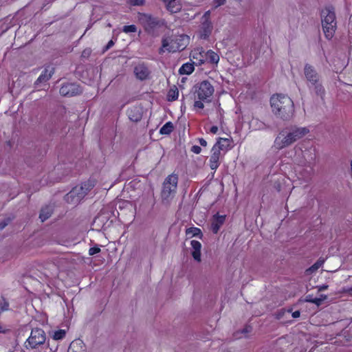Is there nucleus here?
Masks as SVG:
<instances>
[{
    "label": "nucleus",
    "mask_w": 352,
    "mask_h": 352,
    "mask_svg": "<svg viewBox=\"0 0 352 352\" xmlns=\"http://www.w3.org/2000/svg\"><path fill=\"white\" fill-rule=\"evenodd\" d=\"M327 285H324V286H322V287L320 289V290L325 289H327Z\"/></svg>",
    "instance_id": "3c124183"
},
{
    "label": "nucleus",
    "mask_w": 352,
    "mask_h": 352,
    "mask_svg": "<svg viewBox=\"0 0 352 352\" xmlns=\"http://www.w3.org/2000/svg\"><path fill=\"white\" fill-rule=\"evenodd\" d=\"M82 344V342L80 340L78 341H73L69 347L68 352H77L74 348L76 347V344Z\"/></svg>",
    "instance_id": "c9c22d12"
},
{
    "label": "nucleus",
    "mask_w": 352,
    "mask_h": 352,
    "mask_svg": "<svg viewBox=\"0 0 352 352\" xmlns=\"http://www.w3.org/2000/svg\"><path fill=\"white\" fill-rule=\"evenodd\" d=\"M99 252H100V248L98 246H94V247L90 248L89 250V254L90 256H93Z\"/></svg>",
    "instance_id": "f704fd0d"
},
{
    "label": "nucleus",
    "mask_w": 352,
    "mask_h": 352,
    "mask_svg": "<svg viewBox=\"0 0 352 352\" xmlns=\"http://www.w3.org/2000/svg\"><path fill=\"white\" fill-rule=\"evenodd\" d=\"M91 53V50L89 48L85 49L81 54L82 58H88Z\"/></svg>",
    "instance_id": "e433bc0d"
},
{
    "label": "nucleus",
    "mask_w": 352,
    "mask_h": 352,
    "mask_svg": "<svg viewBox=\"0 0 352 352\" xmlns=\"http://www.w3.org/2000/svg\"><path fill=\"white\" fill-rule=\"evenodd\" d=\"M66 331L64 329H59L54 331L53 334V339L55 340H60L63 339L65 337Z\"/></svg>",
    "instance_id": "cd10ccee"
},
{
    "label": "nucleus",
    "mask_w": 352,
    "mask_h": 352,
    "mask_svg": "<svg viewBox=\"0 0 352 352\" xmlns=\"http://www.w3.org/2000/svg\"><path fill=\"white\" fill-rule=\"evenodd\" d=\"M7 225L8 222L6 221L0 222V230H3Z\"/></svg>",
    "instance_id": "de8ad7c7"
},
{
    "label": "nucleus",
    "mask_w": 352,
    "mask_h": 352,
    "mask_svg": "<svg viewBox=\"0 0 352 352\" xmlns=\"http://www.w3.org/2000/svg\"><path fill=\"white\" fill-rule=\"evenodd\" d=\"M174 129V125L171 122H167L160 130L162 135H170Z\"/></svg>",
    "instance_id": "393cba45"
},
{
    "label": "nucleus",
    "mask_w": 352,
    "mask_h": 352,
    "mask_svg": "<svg viewBox=\"0 0 352 352\" xmlns=\"http://www.w3.org/2000/svg\"><path fill=\"white\" fill-rule=\"evenodd\" d=\"M178 179V175L174 173L168 175L165 178L161 191L162 201H168L175 196L177 192Z\"/></svg>",
    "instance_id": "423d86ee"
},
{
    "label": "nucleus",
    "mask_w": 352,
    "mask_h": 352,
    "mask_svg": "<svg viewBox=\"0 0 352 352\" xmlns=\"http://www.w3.org/2000/svg\"><path fill=\"white\" fill-rule=\"evenodd\" d=\"M305 76L312 85H316L319 81V76L314 67L309 64H306L304 68Z\"/></svg>",
    "instance_id": "f8f14e48"
},
{
    "label": "nucleus",
    "mask_w": 352,
    "mask_h": 352,
    "mask_svg": "<svg viewBox=\"0 0 352 352\" xmlns=\"http://www.w3.org/2000/svg\"><path fill=\"white\" fill-rule=\"evenodd\" d=\"M190 245L192 247L191 254L192 258L197 262L201 261V243L197 240H192L190 241Z\"/></svg>",
    "instance_id": "dca6fc26"
},
{
    "label": "nucleus",
    "mask_w": 352,
    "mask_h": 352,
    "mask_svg": "<svg viewBox=\"0 0 352 352\" xmlns=\"http://www.w3.org/2000/svg\"><path fill=\"white\" fill-rule=\"evenodd\" d=\"M179 96V91L177 88L175 89H170L168 94L167 98L168 101H175L178 98Z\"/></svg>",
    "instance_id": "bb28decb"
},
{
    "label": "nucleus",
    "mask_w": 352,
    "mask_h": 352,
    "mask_svg": "<svg viewBox=\"0 0 352 352\" xmlns=\"http://www.w3.org/2000/svg\"><path fill=\"white\" fill-rule=\"evenodd\" d=\"M343 292L346 294L347 295L352 296V287L344 288Z\"/></svg>",
    "instance_id": "79ce46f5"
},
{
    "label": "nucleus",
    "mask_w": 352,
    "mask_h": 352,
    "mask_svg": "<svg viewBox=\"0 0 352 352\" xmlns=\"http://www.w3.org/2000/svg\"><path fill=\"white\" fill-rule=\"evenodd\" d=\"M323 261L320 262V261H317L316 263H314L310 268L309 270H311V271H314V270H318L320 266L322 264Z\"/></svg>",
    "instance_id": "58836bf2"
},
{
    "label": "nucleus",
    "mask_w": 352,
    "mask_h": 352,
    "mask_svg": "<svg viewBox=\"0 0 352 352\" xmlns=\"http://www.w3.org/2000/svg\"><path fill=\"white\" fill-rule=\"evenodd\" d=\"M54 69L52 67H47L44 69V70L41 72L38 78H37L36 83L38 82H43L49 80L52 74H54Z\"/></svg>",
    "instance_id": "a211bd4d"
},
{
    "label": "nucleus",
    "mask_w": 352,
    "mask_h": 352,
    "mask_svg": "<svg viewBox=\"0 0 352 352\" xmlns=\"http://www.w3.org/2000/svg\"><path fill=\"white\" fill-rule=\"evenodd\" d=\"M166 8L171 13H177L182 10V5L174 0V3L171 1V3L166 4Z\"/></svg>",
    "instance_id": "5701e85b"
},
{
    "label": "nucleus",
    "mask_w": 352,
    "mask_h": 352,
    "mask_svg": "<svg viewBox=\"0 0 352 352\" xmlns=\"http://www.w3.org/2000/svg\"><path fill=\"white\" fill-rule=\"evenodd\" d=\"M92 188V185L85 183L80 186H75L65 197L67 203L78 204Z\"/></svg>",
    "instance_id": "0eeeda50"
},
{
    "label": "nucleus",
    "mask_w": 352,
    "mask_h": 352,
    "mask_svg": "<svg viewBox=\"0 0 352 352\" xmlns=\"http://www.w3.org/2000/svg\"><path fill=\"white\" fill-rule=\"evenodd\" d=\"M194 96L196 99L194 102L195 108L203 109L204 102H211L212 96L214 92L212 85L208 80H203L194 86Z\"/></svg>",
    "instance_id": "7ed1b4c3"
},
{
    "label": "nucleus",
    "mask_w": 352,
    "mask_h": 352,
    "mask_svg": "<svg viewBox=\"0 0 352 352\" xmlns=\"http://www.w3.org/2000/svg\"><path fill=\"white\" fill-rule=\"evenodd\" d=\"M127 113L130 120L134 122L140 121L142 117V112L138 107H133L130 108L128 110Z\"/></svg>",
    "instance_id": "f3484780"
},
{
    "label": "nucleus",
    "mask_w": 352,
    "mask_h": 352,
    "mask_svg": "<svg viewBox=\"0 0 352 352\" xmlns=\"http://www.w3.org/2000/svg\"><path fill=\"white\" fill-rule=\"evenodd\" d=\"M199 143L201 146L206 147L207 146V142L205 139L201 138L198 139Z\"/></svg>",
    "instance_id": "37998d69"
},
{
    "label": "nucleus",
    "mask_w": 352,
    "mask_h": 352,
    "mask_svg": "<svg viewBox=\"0 0 352 352\" xmlns=\"http://www.w3.org/2000/svg\"><path fill=\"white\" fill-rule=\"evenodd\" d=\"M300 311H294V312L292 313V317H293L294 318H297L300 317Z\"/></svg>",
    "instance_id": "49530a36"
},
{
    "label": "nucleus",
    "mask_w": 352,
    "mask_h": 352,
    "mask_svg": "<svg viewBox=\"0 0 352 352\" xmlns=\"http://www.w3.org/2000/svg\"><path fill=\"white\" fill-rule=\"evenodd\" d=\"M138 19L140 23L148 34H153L157 28L165 25V21L150 14L138 12Z\"/></svg>",
    "instance_id": "39448f33"
},
{
    "label": "nucleus",
    "mask_w": 352,
    "mask_h": 352,
    "mask_svg": "<svg viewBox=\"0 0 352 352\" xmlns=\"http://www.w3.org/2000/svg\"><path fill=\"white\" fill-rule=\"evenodd\" d=\"M314 85H315L316 94L322 98V96L324 95V93H325L324 89L323 88V87L321 85H318V83Z\"/></svg>",
    "instance_id": "7c9ffc66"
},
{
    "label": "nucleus",
    "mask_w": 352,
    "mask_h": 352,
    "mask_svg": "<svg viewBox=\"0 0 352 352\" xmlns=\"http://www.w3.org/2000/svg\"><path fill=\"white\" fill-rule=\"evenodd\" d=\"M186 234L187 236H202L201 230L195 227L188 228L186 231Z\"/></svg>",
    "instance_id": "a878e982"
},
{
    "label": "nucleus",
    "mask_w": 352,
    "mask_h": 352,
    "mask_svg": "<svg viewBox=\"0 0 352 352\" xmlns=\"http://www.w3.org/2000/svg\"><path fill=\"white\" fill-rule=\"evenodd\" d=\"M322 27L327 39L331 40L337 29L335 8L332 6H326L321 13Z\"/></svg>",
    "instance_id": "20e7f679"
},
{
    "label": "nucleus",
    "mask_w": 352,
    "mask_h": 352,
    "mask_svg": "<svg viewBox=\"0 0 352 352\" xmlns=\"http://www.w3.org/2000/svg\"><path fill=\"white\" fill-rule=\"evenodd\" d=\"M46 340L45 331L41 328H35L32 329L28 338L25 342V347L26 349H37L39 346L43 344Z\"/></svg>",
    "instance_id": "6e6552de"
},
{
    "label": "nucleus",
    "mask_w": 352,
    "mask_h": 352,
    "mask_svg": "<svg viewBox=\"0 0 352 352\" xmlns=\"http://www.w3.org/2000/svg\"><path fill=\"white\" fill-rule=\"evenodd\" d=\"M122 31L126 34L135 32L137 31V27L135 25H124L122 28Z\"/></svg>",
    "instance_id": "c756f323"
},
{
    "label": "nucleus",
    "mask_w": 352,
    "mask_h": 352,
    "mask_svg": "<svg viewBox=\"0 0 352 352\" xmlns=\"http://www.w3.org/2000/svg\"><path fill=\"white\" fill-rule=\"evenodd\" d=\"M134 74L138 79L144 80L148 78L150 72L148 67L144 64H140L135 67Z\"/></svg>",
    "instance_id": "4468645a"
},
{
    "label": "nucleus",
    "mask_w": 352,
    "mask_h": 352,
    "mask_svg": "<svg viewBox=\"0 0 352 352\" xmlns=\"http://www.w3.org/2000/svg\"><path fill=\"white\" fill-rule=\"evenodd\" d=\"M314 298L312 295L308 294L305 297V301L309 302V300H314Z\"/></svg>",
    "instance_id": "09e8293b"
},
{
    "label": "nucleus",
    "mask_w": 352,
    "mask_h": 352,
    "mask_svg": "<svg viewBox=\"0 0 352 352\" xmlns=\"http://www.w3.org/2000/svg\"><path fill=\"white\" fill-rule=\"evenodd\" d=\"M194 64V63H186L183 64L179 69V73L180 74H191L195 70Z\"/></svg>",
    "instance_id": "4be33fe9"
},
{
    "label": "nucleus",
    "mask_w": 352,
    "mask_h": 352,
    "mask_svg": "<svg viewBox=\"0 0 352 352\" xmlns=\"http://www.w3.org/2000/svg\"><path fill=\"white\" fill-rule=\"evenodd\" d=\"M211 33V28L209 25H204L202 28V32L201 34V38H207Z\"/></svg>",
    "instance_id": "c85d7f7f"
},
{
    "label": "nucleus",
    "mask_w": 352,
    "mask_h": 352,
    "mask_svg": "<svg viewBox=\"0 0 352 352\" xmlns=\"http://www.w3.org/2000/svg\"><path fill=\"white\" fill-rule=\"evenodd\" d=\"M204 56H205L204 63H207L212 65V66H215V67L217 66V65L219 62V60H220V57H219V55L217 52H214L212 50H209L206 52Z\"/></svg>",
    "instance_id": "2eb2a0df"
},
{
    "label": "nucleus",
    "mask_w": 352,
    "mask_h": 352,
    "mask_svg": "<svg viewBox=\"0 0 352 352\" xmlns=\"http://www.w3.org/2000/svg\"><path fill=\"white\" fill-rule=\"evenodd\" d=\"M53 212V209L51 206H45L42 208L40 212L39 218L42 222L50 218Z\"/></svg>",
    "instance_id": "aec40b11"
},
{
    "label": "nucleus",
    "mask_w": 352,
    "mask_h": 352,
    "mask_svg": "<svg viewBox=\"0 0 352 352\" xmlns=\"http://www.w3.org/2000/svg\"><path fill=\"white\" fill-rule=\"evenodd\" d=\"M190 151L195 154H199L201 152V148L199 146L194 145L191 147Z\"/></svg>",
    "instance_id": "4c0bfd02"
},
{
    "label": "nucleus",
    "mask_w": 352,
    "mask_h": 352,
    "mask_svg": "<svg viewBox=\"0 0 352 352\" xmlns=\"http://www.w3.org/2000/svg\"><path fill=\"white\" fill-rule=\"evenodd\" d=\"M270 104L274 115L283 120H290L294 113L293 100L287 95L276 94L270 98Z\"/></svg>",
    "instance_id": "f257e3e1"
},
{
    "label": "nucleus",
    "mask_w": 352,
    "mask_h": 352,
    "mask_svg": "<svg viewBox=\"0 0 352 352\" xmlns=\"http://www.w3.org/2000/svg\"><path fill=\"white\" fill-rule=\"evenodd\" d=\"M252 330V327L250 326H246L241 331L242 333L246 334L250 332Z\"/></svg>",
    "instance_id": "a18cd8bd"
},
{
    "label": "nucleus",
    "mask_w": 352,
    "mask_h": 352,
    "mask_svg": "<svg viewBox=\"0 0 352 352\" xmlns=\"http://www.w3.org/2000/svg\"><path fill=\"white\" fill-rule=\"evenodd\" d=\"M162 1L164 3L165 5L171 3V1L174 3V0H162Z\"/></svg>",
    "instance_id": "8fccbe9b"
},
{
    "label": "nucleus",
    "mask_w": 352,
    "mask_h": 352,
    "mask_svg": "<svg viewBox=\"0 0 352 352\" xmlns=\"http://www.w3.org/2000/svg\"><path fill=\"white\" fill-rule=\"evenodd\" d=\"M59 92L63 96L73 97L82 94V89L81 87L76 83L66 82L61 86Z\"/></svg>",
    "instance_id": "1a4fd4ad"
},
{
    "label": "nucleus",
    "mask_w": 352,
    "mask_h": 352,
    "mask_svg": "<svg viewBox=\"0 0 352 352\" xmlns=\"http://www.w3.org/2000/svg\"><path fill=\"white\" fill-rule=\"evenodd\" d=\"M325 298L326 296H324L323 298H315L314 300H309V302H311L316 305L317 306H320Z\"/></svg>",
    "instance_id": "72a5a7b5"
},
{
    "label": "nucleus",
    "mask_w": 352,
    "mask_h": 352,
    "mask_svg": "<svg viewBox=\"0 0 352 352\" xmlns=\"http://www.w3.org/2000/svg\"><path fill=\"white\" fill-rule=\"evenodd\" d=\"M226 3V0H213V4L214 7L217 8Z\"/></svg>",
    "instance_id": "ea45409f"
},
{
    "label": "nucleus",
    "mask_w": 352,
    "mask_h": 352,
    "mask_svg": "<svg viewBox=\"0 0 352 352\" xmlns=\"http://www.w3.org/2000/svg\"><path fill=\"white\" fill-rule=\"evenodd\" d=\"M232 140L228 138H219L217 142L214 144L222 151H228L232 148Z\"/></svg>",
    "instance_id": "6ab92c4d"
},
{
    "label": "nucleus",
    "mask_w": 352,
    "mask_h": 352,
    "mask_svg": "<svg viewBox=\"0 0 352 352\" xmlns=\"http://www.w3.org/2000/svg\"><path fill=\"white\" fill-rule=\"evenodd\" d=\"M220 158L221 157H217L215 155H210V157L209 166L210 169L214 170V172H215L220 166Z\"/></svg>",
    "instance_id": "b1692460"
},
{
    "label": "nucleus",
    "mask_w": 352,
    "mask_h": 352,
    "mask_svg": "<svg viewBox=\"0 0 352 352\" xmlns=\"http://www.w3.org/2000/svg\"><path fill=\"white\" fill-rule=\"evenodd\" d=\"M221 151H222L221 149H220L217 145L216 144H214V146H212V150H211V155H215L217 157H221Z\"/></svg>",
    "instance_id": "2f4dec72"
},
{
    "label": "nucleus",
    "mask_w": 352,
    "mask_h": 352,
    "mask_svg": "<svg viewBox=\"0 0 352 352\" xmlns=\"http://www.w3.org/2000/svg\"><path fill=\"white\" fill-rule=\"evenodd\" d=\"M114 45V42L113 41V40H110L107 44L106 45V46L104 47V51H107L108 50H109L111 47H112Z\"/></svg>",
    "instance_id": "a19ab883"
},
{
    "label": "nucleus",
    "mask_w": 352,
    "mask_h": 352,
    "mask_svg": "<svg viewBox=\"0 0 352 352\" xmlns=\"http://www.w3.org/2000/svg\"><path fill=\"white\" fill-rule=\"evenodd\" d=\"M128 3L132 6H140L145 3V0H128Z\"/></svg>",
    "instance_id": "473e14b6"
},
{
    "label": "nucleus",
    "mask_w": 352,
    "mask_h": 352,
    "mask_svg": "<svg viewBox=\"0 0 352 352\" xmlns=\"http://www.w3.org/2000/svg\"><path fill=\"white\" fill-rule=\"evenodd\" d=\"M206 51L202 47L194 48L190 54V57L195 60L194 63L197 65H201L204 64Z\"/></svg>",
    "instance_id": "9b49d317"
},
{
    "label": "nucleus",
    "mask_w": 352,
    "mask_h": 352,
    "mask_svg": "<svg viewBox=\"0 0 352 352\" xmlns=\"http://www.w3.org/2000/svg\"><path fill=\"white\" fill-rule=\"evenodd\" d=\"M1 329H2V328H1V327L0 326V333L1 332Z\"/></svg>",
    "instance_id": "603ef678"
},
{
    "label": "nucleus",
    "mask_w": 352,
    "mask_h": 352,
    "mask_svg": "<svg viewBox=\"0 0 352 352\" xmlns=\"http://www.w3.org/2000/svg\"><path fill=\"white\" fill-rule=\"evenodd\" d=\"M290 145V143L288 142V140L286 138H282L280 135H278L274 141V146L277 150H280L285 147H287Z\"/></svg>",
    "instance_id": "412c9836"
},
{
    "label": "nucleus",
    "mask_w": 352,
    "mask_h": 352,
    "mask_svg": "<svg viewBox=\"0 0 352 352\" xmlns=\"http://www.w3.org/2000/svg\"><path fill=\"white\" fill-rule=\"evenodd\" d=\"M218 130H219V129H218L217 126H212L210 129V131L212 134H216L218 132Z\"/></svg>",
    "instance_id": "c03bdc74"
},
{
    "label": "nucleus",
    "mask_w": 352,
    "mask_h": 352,
    "mask_svg": "<svg viewBox=\"0 0 352 352\" xmlns=\"http://www.w3.org/2000/svg\"><path fill=\"white\" fill-rule=\"evenodd\" d=\"M189 41V36L184 34L164 37L162 40V47L159 50V54H162L165 52L175 53L182 51L187 47Z\"/></svg>",
    "instance_id": "f03ea898"
},
{
    "label": "nucleus",
    "mask_w": 352,
    "mask_h": 352,
    "mask_svg": "<svg viewBox=\"0 0 352 352\" xmlns=\"http://www.w3.org/2000/svg\"><path fill=\"white\" fill-rule=\"evenodd\" d=\"M308 133L309 130L305 127L296 128L293 131L289 133L285 138L288 140V142L292 144L293 142L302 138Z\"/></svg>",
    "instance_id": "9d476101"
},
{
    "label": "nucleus",
    "mask_w": 352,
    "mask_h": 352,
    "mask_svg": "<svg viewBox=\"0 0 352 352\" xmlns=\"http://www.w3.org/2000/svg\"><path fill=\"white\" fill-rule=\"evenodd\" d=\"M226 221V215L214 214L212 217L211 223V230L214 234H217L221 227L223 225Z\"/></svg>",
    "instance_id": "ddd939ff"
}]
</instances>
